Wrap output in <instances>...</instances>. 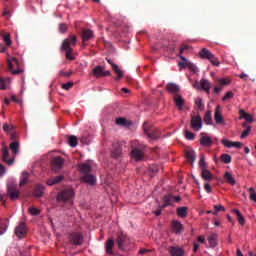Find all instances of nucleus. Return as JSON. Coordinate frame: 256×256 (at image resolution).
<instances>
[{"mask_svg": "<svg viewBox=\"0 0 256 256\" xmlns=\"http://www.w3.org/2000/svg\"><path fill=\"white\" fill-rule=\"evenodd\" d=\"M77 44V37L70 36L69 38L65 39L62 43L61 50L66 52V59L73 61L75 57L73 56V49L72 47L76 46Z\"/></svg>", "mask_w": 256, "mask_h": 256, "instance_id": "nucleus-1", "label": "nucleus"}, {"mask_svg": "<svg viewBox=\"0 0 256 256\" xmlns=\"http://www.w3.org/2000/svg\"><path fill=\"white\" fill-rule=\"evenodd\" d=\"M143 131L147 138L150 139L151 141H156L160 139L161 133L159 129L151 123L145 122L143 124Z\"/></svg>", "mask_w": 256, "mask_h": 256, "instance_id": "nucleus-2", "label": "nucleus"}, {"mask_svg": "<svg viewBox=\"0 0 256 256\" xmlns=\"http://www.w3.org/2000/svg\"><path fill=\"white\" fill-rule=\"evenodd\" d=\"M74 195H75V192H74L73 188L67 187L58 192L56 200L58 203H61V202L65 203L67 201L72 200Z\"/></svg>", "mask_w": 256, "mask_h": 256, "instance_id": "nucleus-3", "label": "nucleus"}, {"mask_svg": "<svg viewBox=\"0 0 256 256\" xmlns=\"http://www.w3.org/2000/svg\"><path fill=\"white\" fill-rule=\"evenodd\" d=\"M130 243V239L125 234H119L116 238V244L121 251L129 250Z\"/></svg>", "mask_w": 256, "mask_h": 256, "instance_id": "nucleus-4", "label": "nucleus"}, {"mask_svg": "<svg viewBox=\"0 0 256 256\" xmlns=\"http://www.w3.org/2000/svg\"><path fill=\"white\" fill-rule=\"evenodd\" d=\"M8 62V71L13 75H18L23 73V70L19 68V62L15 57H10L7 59Z\"/></svg>", "mask_w": 256, "mask_h": 256, "instance_id": "nucleus-5", "label": "nucleus"}, {"mask_svg": "<svg viewBox=\"0 0 256 256\" xmlns=\"http://www.w3.org/2000/svg\"><path fill=\"white\" fill-rule=\"evenodd\" d=\"M7 190L10 200L13 201L19 198L20 190L17 188V184L15 183V181L8 182Z\"/></svg>", "mask_w": 256, "mask_h": 256, "instance_id": "nucleus-6", "label": "nucleus"}, {"mask_svg": "<svg viewBox=\"0 0 256 256\" xmlns=\"http://www.w3.org/2000/svg\"><path fill=\"white\" fill-rule=\"evenodd\" d=\"M191 129L195 132L201 131L203 128V120L201 119V115L197 114L191 117L190 121Z\"/></svg>", "mask_w": 256, "mask_h": 256, "instance_id": "nucleus-7", "label": "nucleus"}, {"mask_svg": "<svg viewBox=\"0 0 256 256\" xmlns=\"http://www.w3.org/2000/svg\"><path fill=\"white\" fill-rule=\"evenodd\" d=\"M65 160L61 156H56L51 161V168L54 172H59L63 168Z\"/></svg>", "mask_w": 256, "mask_h": 256, "instance_id": "nucleus-8", "label": "nucleus"}, {"mask_svg": "<svg viewBox=\"0 0 256 256\" xmlns=\"http://www.w3.org/2000/svg\"><path fill=\"white\" fill-rule=\"evenodd\" d=\"M2 161L4 163H7L8 166H13V164L15 163V157L9 159V148L7 146H4L2 148Z\"/></svg>", "mask_w": 256, "mask_h": 256, "instance_id": "nucleus-9", "label": "nucleus"}, {"mask_svg": "<svg viewBox=\"0 0 256 256\" xmlns=\"http://www.w3.org/2000/svg\"><path fill=\"white\" fill-rule=\"evenodd\" d=\"M122 156V146L119 142L112 143V158L119 159Z\"/></svg>", "mask_w": 256, "mask_h": 256, "instance_id": "nucleus-10", "label": "nucleus"}, {"mask_svg": "<svg viewBox=\"0 0 256 256\" xmlns=\"http://www.w3.org/2000/svg\"><path fill=\"white\" fill-rule=\"evenodd\" d=\"M200 136V145L202 147L210 148L211 146H213V139L207 136V133H200Z\"/></svg>", "mask_w": 256, "mask_h": 256, "instance_id": "nucleus-11", "label": "nucleus"}, {"mask_svg": "<svg viewBox=\"0 0 256 256\" xmlns=\"http://www.w3.org/2000/svg\"><path fill=\"white\" fill-rule=\"evenodd\" d=\"M171 229H172L173 233L179 235L184 230V226H183L182 222H179V220H172Z\"/></svg>", "mask_w": 256, "mask_h": 256, "instance_id": "nucleus-12", "label": "nucleus"}, {"mask_svg": "<svg viewBox=\"0 0 256 256\" xmlns=\"http://www.w3.org/2000/svg\"><path fill=\"white\" fill-rule=\"evenodd\" d=\"M69 240L73 245L80 246L83 242V236L79 233H72L69 235Z\"/></svg>", "mask_w": 256, "mask_h": 256, "instance_id": "nucleus-13", "label": "nucleus"}, {"mask_svg": "<svg viewBox=\"0 0 256 256\" xmlns=\"http://www.w3.org/2000/svg\"><path fill=\"white\" fill-rule=\"evenodd\" d=\"M15 235L19 238L22 239L26 235V230H25V223L20 222L19 225L15 228Z\"/></svg>", "mask_w": 256, "mask_h": 256, "instance_id": "nucleus-14", "label": "nucleus"}, {"mask_svg": "<svg viewBox=\"0 0 256 256\" xmlns=\"http://www.w3.org/2000/svg\"><path fill=\"white\" fill-rule=\"evenodd\" d=\"M221 143L224 147L226 148H236V149H240L242 144L240 142H232V141H229L227 139H222L221 140Z\"/></svg>", "mask_w": 256, "mask_h": 256, "instance_id": "nucleus-15", "label": "nucleus"}, {"mask_svg": "<svg viewBox=\"0 0 256 256\" xmlns=\"http://www.w3.org/2000/svg\"><path fill=\"white\" fill-rule=\"evenodd\" d=\"M131 156L136 161H142L144 159V152L138 148H134L131 151Z\"/></svg>", "mask_w": 256, "mask_h": 256, "instance_id": "nucleus-16", "label": "nucleus"}, {"mask_svg": "<svg viewBox=\"0 0 256 256\" xmlns=\"http://www.w3.org/2000/svg\"><path fill=\"white\" fill-rule=\"evenodd\" d=\"M82 180L85 182V183H87V184H89V185H91V186H94L95 184H96V182H97V179H96V177L93 175V174H86V175H83L82 176Z\"/></svg>", "mask_w": 256, "mask_h": 256, "instance_id": "nucleus-17", "label": "nucleus"}, {"mask_svg": "<svg viewBox=\"0 0 256 256\" xmlns=\"http://www.w3.org/2000/svg\"><path fill=\"white\" fill-rule=\"evenodd\" d=\"M79 169H80V172L82 174H84V176L86 175H89L92 171V167L89 163H82V164H79Z\"/></svg>", "mask_w": 256, "mask_h": 256, "instance_id": "nucleus-18", "label": "nucleus"}, {"mask_svg": "<svg viewBox=\"0 0 256 256\" xmlns=\"http://www.w3.org/2000/svg\"><path fill=\"white\" fill-rule=\"evenodd\" d=\"M201 177L206 182L213 181V173L209 169H203L201 170Z\"/></svg>", "mask_w": 256, "mask_h": 256, "instance_id": "nucleus-19", "label": "nucleus"}, {"mask_svg": "<svg viewBox=\"0 0 256 256\" xmlns=\"http://www.w3.org/2000/svg\"><path fill=\"white\" fill-rule=\"evenodd\" d=\"M115 246V241L114 239L110 238L108 239V241H106V254H109V255H114V252H113V248Z\"/></svg>", "mask_w": 256, "mask_h": 256, "instance_id": "nucleus-20", "label": "nucleus"}, {"mask_svg": "<svg viewBox=\"0 0 256 256\" xmlns=\"http://www.w3.org/2000/svg\"><path fill=\"white\" fill-rule=\"evenodd\" d=\"M214 119H215L217 124L224 123V119H223L222 114H221V107L219 105L215 109Z\"/></svg>", "mask_w": 256, "mask_h": 256, "instance_id": "nucleus-21", "label": "nucleus"}, {"mask_svg": "<svg viewBox=\"0 0 256 256\" xmlns=\"http://www.w3.org/2000/svg\"><path fill=\"white\" fill-rule=\"evenodd\" d=\"M239 119H245L247 123H253L254 119L251 114L246 113L243 109L239 110Z\"/></svg>", "mask_w": 256, "mask_h": 256, "instance_id": "nucleus-22", "label": "nucleus"}, {"mask_svg": "<svg viewBox=\"0 0 256 256\" xmlns=\"http://www.w3.org/2000/svg\"><path fill=\"white\" fill-rule=\"evenodd\" d=\"M64 179V175H59V176H56V177H52L50 179L47 180V184L48 186H54L56 184H59L63 181Z\"/></svg>", "mask_w": 256, "mask_h": 256, "instance_id": "nucleus-23", "label": "nucleus"}, {"mask_svg": "<svg viewBox=\"0 0 256 256\" xmlns=\"http://www.w3.org/2000/svg\"><path fill=\"white\" fill-rule=\"evenodd\" d=\"M174 101H175L176 107H178L179 109H183V107L185 105V100L183 99V97L181 95L176 94L174 96Z\"/></svg>", "mask_w": 256, "mask_h": 256, "instance_id": "nucleus-24", "label": "nucleus"}, {"mask_svg": "<svg viewBox=\"0 0 256 256\" xmlns=\"http://www.w3.org/2000/svg\"><path fill=\"white\" fill-rule=\"evenodd\" d=\"M93 37H94V33L91 30H89V29H85L82 32V40H83L84 43L89 41Z\"/></svg>", "mask_w": 256, "mask_h": 256, "instance_id": "nucleus-25", "label": "nucleus"}, {"mask_svg": "<svg viewBox=\"0 0 256 256\" xmlns=\"http://www.w3.org/2000/svg\"><path fill=\"white\" fill-rule=\"evenodd\" d=\"M200 86L208 94L211 92V82H209V80H207V79L200 80Z\"/></svg>", "mask_w": 256, "mask_h": 256, "instance_id": "nucleus-26", "label": "nucleus"}, {"mask_svg": "<svg viewBox=\"0 0 256 256\" xmlns=\"http://www.w3.org/2000/svg\"><path fill=\"white\" fill-rule=\"evenodd\" d=\"M176 213L180 218H186L188 215L187 206H179V208L176 210Z\"/></svg>", "mask_w": 256, "mask_h": 256, "instance_id": "nucleus-27", "label": "nucleus"}, {"mask_svg": "<svg viewBox=\"0 0 256 256\" xmlns=\"http://www.w3.org/2000/svg\"><path fill=\"white\" fill-rule=\"evenodd\" d=\"M170 254L171 256H184V250L180 247H171Z\"/></svg>", "mask_w": 256, "mask_h": 256, "instance_id": "nucleus-28", "label": "nucleus"}, {"mask_svg": "<svg viewBox=\"0 0 256 256\" xmlns=\"http://www.w3.org/2000/svg\"><path fill=\"white\" fill-rule=\"evenodd\" d=\"M104 69L105 67L98 65L94 67L92 72L96 78H100V77H103Z\"/></svg>", "mask_w": 256, "mask_h": 256, "instance_id": "nucleus-29", "label": "nucleus"}, {"mask_svg": "<svg viewBox=\"0 0 256 256\" xmlns=\"http://www.w3.org/2000/svg\"><path fill=\"white\" fill-rule=\"evenodd\" d=\"M213 53H211V51H209L206 48H203L200 52H199V56L202 59H210L212 57Z\"/></svg>", "mask_w": 256, "mask_h": 256, "instance_id": "nucleus-30", "label": "nucleus"}, {"mask_svg": "<svg viewBox=\"0 0 256 256\" xmlns=\"http://www.w3.org/2000/svg\"><path fill=\"white\" fill-rule=\"evenodd\" d=\"M166 90H168L170 93L177 94L180 91V87L176 85L175 83H169L166 86Z\"/></svg>", "mask_w": 256, "mask_h": 256, "instance_id": "nucleus-31", "label": "nucleus"}, {"mask_svg": "<svg viewBox=\"0 0 256 256\" xmlns=\"http://www.w3.org/2000/svg\"><path fill=\"white\" fill-rule=\"evenodd\" d=\"M112 70H114V73L117 75L115 80H120L124 77L123 71L120 70L119 66L116 64H112Z\"/></svg>", "mask_w": 256, "mask_h": 256, "instance_id": "nucleus-32", "label": "nucleus"}, {"mask_svg": "<svg viewBox=\"0 0 256 256\" xmlns=\"http://www.w3.org/2000/svg\"><path fill=\"white\" fill-rule=\"evenodd\" d=\"M217 237L218 235L215 233H212L208 238V243L211 248H215L217 246Z\"/></svg>", "mask_w": 256, "mask_h": 256, "instance_id": "nucleus-33", "label": "nucleus"}, {"mask_svg": "<svg viewBox=\"0 0 256 256\" xmlns=\"http://www.w3.org/2000/svg\"><path fill=\"white\" fill-rule=\"evenodd\" d=\"M43 190H44V186L42 184H38L35 186V189H34V196L36 198H40L42 197L43 195Z\"/></svg>", "mask_w": 256, "mask_h": 256, "instance_id": "nucleus-34", "label": "nucleus"}, {"mask_svg": "<svg viewBox=\"0 0 256 256\" xmlns=\"http://www.w3.org/2000/svg\"><path fill=\"white\" fill-rule=\"evenodd\" d=\"M224 180L226 181V183L230 184L231 186H234L236 183L234 177L232 176V174L230 172H225Z\"/></svg>", "mask_w": 256, "mask_h": 256, "instance_id": "nucleus-35", "label": "nucleus"}, {"mask_svg": "<svg viewBox=\"0 0 256 256\" xmlns=\"http://www.w3.org/2000/svg\"><path fill=\"white\" fill-rule=\"evenodd\" d=\"M28 178H29V173L26 172V171H23L22 174H21V177H20L19 186L23 187L24 185H26L27 181H28Z\"/></svg>", "mask_w": 256, "mask_h": 256, "instance_id": "nucleus-36", "label": "nucleus"}, {"mask_svg": "<svg viewBox=\"0 0 256 256\" xmlns=\"http://www.w3.org/2000/svg\"><path fill=\"white\" fill-rule=\"evenodd\" d=\"M185 157L189 163L193 164L195 162V151H186Z\"/></svg>", "mask_w": 256, "mask_h": 256, "instance_id": "nucleus-37", "label": "nucleus"}, {"mask_svg": "<svg viewBox=\"0 0 256 256\" xmlns=\"http://www.w3.org/2000/svg\"><path fill=\"white\" fill-rule=\"evenodd\" d=\"M236 214L237 220L241 226L245 225V218L242 216L240 210H232Z\"/></svg>", "mask_w": 256, "mask_h": 256, "instance_id": "nucleus-38", "label": "nucleus"}, {"mask_svg": "<svg viewBox=\"0 0 256 256\" xmlns=\"http://www.w3.org/2000/svg\"><path fill=\"white\" fill-rule=\"evenodd\" d=\"M68 144L70 145V147L75 148L78 145V139L76 136L71 135L68 136Z\"/></svg>", "mask_w": 256, "mask_h": 256, "instance_id": "nucleus-39", "label": "nucleus"}, {"mask_svg": "<svg viewBox=\"0 0 256 256\" xmlns=\"http://www.w3.org/2000/svg\"><path fill=\"white\" fill-rule=\"evenodd\" d=\"M204 123H206V125H211V123H213V116L211 114V111H207L204 115Z\"/></svg>", "mask_w": 256, "mask_h": 256, "instance_id": "nucleus-40", "label": "nucleus"}, {"mask_svg": "<svg viewBox=\"0 0 256 256\" xmlns=\"http://www.w3.org/2000/svg\"><path fill=\"white\" fill-rule=\"evenodd\" d=\"M10 150L14 154V157L19 153V143L18 142H12L10 144Z\"/></svg>", "mask_w": 256, "mask_h": 256, "instance_id": "nucleus-41", "label": "nucleus"}, {"mask_svg": "<svg viewBox=\"0 0 256 256\" xmlns=\"http://www.w3.org/2000/svg\"><path fill=\"white\" fill-rule=\"evenodd\" d=\"M180 59L183 61L178 63V66L181 69L189 67L190 62H188V60L184 56H180Z\"/></svg>", "mask_w": 256, "mask_h": 256, "instance_id": "nucleus-42", "label": "nucleus"}, {"mask_svg": "<svg viewBox=\"0 0 256 256\" xmlns=\"http://www.w3.org/2000/svg\"><path fill=\"white\" fill-rule=\"evenodd\" d=\"M163 201L164 203H167V205H172V203L174 202V196L171 194H167L163 197Z\"/></svg>", "mask_w": 256, "mask_h": 256, "instance_id": "nucleus-43", "label": "nucleus"}, {"mask_svg": "<svg viewBox=\"0 0 256 256\" xmlns=\"http://www.w3.org/2000/svg\"><path fill=\"white\" fill-rule=\"evenodd\" d=\"M199 166H200L201 170L207 169V163L205 162V155H203V154H200Z\"/></svg>", "mask_w": 256, "mask_h": 256, "instance_id": "nucleus-44", "label": "nucleus"}, {"mask_svg": "<svg viewBox=\"0 0 256 256\" xmlns=\"http://www.w3.org/2000/svg\"><path fill=\"white\" fill-rule=\"evenodd\" d=\"M221 161L224 163V164H230L232 159H231V155L229 154H222L221 156Z\"/></svg>", "mask_w": 256, "mask_h": 256, "instance_id": "nucleus-45", "label": "nucleus"}, {"mask_svg": "<svg viewBox=\"0 0 256 256\" xmlns=\"http://www.w3.org/2000/svg\"><path fill=\"white\" fill-rule=\"evenodd\" d=\"M116 125L125 127L127 125V120L124 117L116 118Z\"/></svg>", "mask_w": 256, "mask_h": 256, "instance_id": "nucleus-46", "label": "nucleus"}, {"mask_svg": "<svg viewBox=\"0 0 256 256\" xmlns=\"http://www.w3.org/2000/svg\"><path fill=\"white\" fill-rule=\"evenodd\" d=\"M195 105L200 111H203V109H205V106L203 105V100L201 98L196 99Z\"/></svg>", "mask_w": 256, "mask_h": 256, "instance_id": "nucleus-47", "label": "nucleus"}, {"mask_svg": "<svg viewBox=\"0 0 256 256\" xmlns=\"http://www.w3.org/2000/svg\"><path fill=\"white\" fill-rule=\"evenodd\" d=\"M185 138L188 141H193V140H195V133H193L191 131H185Z\"/></svg>", "mask_w": 256, "mask_h": 256, "instance_id": "nucleus-48", "label": "nucleus"}, {"mask_svg": "<svg viewBox=\"0 0 256 256\" xmlns=\"http://www.w3.org/2000/svg\"><path fill=\"white\" fill-rule=\"evenodd\" d=\"M29 213L32 215V216H37L40 214V210L39 208H34L33 206H31L29 209H28Z\"/></svg>", "mask_w": 256, "mask_h": 256, "instance_id": "nucleus-49", "label": "nucleus"}, {"mask_svg": "<svg viewBox=\"0 0 256 256\" xmlns=\"http://www.w3.org/2000/svg\"><path fill=\"white\" fill-rule=\"evenodd\" d=\"M4 42L6 43V46H11L12 42H11V35L9 34H5L2 35Z\"/></svg>", "mask_w": 256, "mask_h": 256, "instance_id": "nucleus-50", "label": "nucleus"}, {"mask_svg": "<svg viewBox=\"0 0 256 256\" xmlns=\"http://www.w3.org/2000/svg\"><path fill=\"white\" fill-rule=\"evenodd\" d=\"M208 60L214 66H219L220 65V62L218 61V59L213 54L211 55V57Z\"/></svg>", "mask_w": 256, "mask_h": 256, "instance_id": "nucleus-51", "label": "nucleus"}, {"mask_svg": "<svg viewBox=\"0 0 256 256\" xmlns=\"http://www.w3.org/2000/svg\"><path fill=\"white\" fill-rule=\"evenodd\" d=\"M249 192H250V199H251V201L256 203V192H255L254 188L250 187L249 188Z\"/></svg>", "mask_w": 256, "mask_h": 256, "instance_id": "nucleus-52", "label": "nucleus"}, {"mask_svg": "<svg viewBox=\"0 0 256 256\" xmlns=\"http://www.w3.org/2000/svg\"><path fill=\"white\" fill-rule=\"evenodd\" d=\"M250 132H251V126H248L247 129L243 131L240 138L241 139L247 138V136L250 134Z\"/></svg>", "mask_w": 256, "mask_h": 256, "instance_id": "nucleus-53", "label": "nucleus"}, {"mask_svg": "<svg viewBox=\"0 0 256 256\" xmlns=\"http://www.w3.org/2000/svg\"><path fill=\"white\" fill-rule=\"evenodd\" d=\"M233 96H234L233 92L232 91H228L224 95V97L222 98V101L225 102L226 100H229V99L233 98Z\"/></svg>", "mask_w": 256, "mask_h": 256, "instance_id": "nucleus-54", "label": "nucleus"}, {"mask_svg": "<svg viewBox=\"0 0 256 256\" xmlns=\"http://www.w3.org/2000/svg\"><path fill=\"white\" fill-rule=\"evenodd\" d=\"M214 210L217 212V213H219V212H225V208H224V206H222V204H218V205H216V206H214Z\"/></svg>", "mask_w": 256, "mask_h": 256, "instance_id": "nucleus-55", "label": "nucleus"}, {"mask_svg": "<svg viewBox=\"0 0 256 256\" xmlns=\"http://www.w3.org/2000/svg\"><path fill=\"white\" fill-rule=\"evenodd\" d=\"M7 232V224H0V236Z\"/></svg>", "mask_w": 256, "mask_h": 256, "instance_id": "nucleus-56", "label": "nucleus"}, {"mask_svg": "<svg viewBox=\"0 0 256 256\" xmlns=\"http://www.w3.org/2000/svg\"><path fill=\"white\" fill-rule=\"evenodd\" d=\"M7 174V168L3 166V164H0V177L5 176Z\"/></svg>", "mask_w": 256, "mask_h": 256, "instance_id": "nucleus-57", "label": "nucleus"}, {"mask_svg": "<svg viewBox=\"0 0 256 256\" xmlns=\"http://www.w3.org/2000/svg\"><path fill=\"white\" fill-rule=\"evenodd\" d=\"M74 83L73 82H68L66 84H63L62 85V88L65 89V90H69L73 87Z\"/></svg>", "mask_w": 256, "mask_h": 256, "instance_id": "nucleus-58", "label": "nucleus"}, {"mask_svg": "<svg viewBox=\"0 0 256 256\" xmlns=\"http://www.w3.org/2000/svg\"><path fill=\"white\" fill-rule=\"evenodd\" d=\"M204 189L206 190L207 193L213 192V188L211 187V184L205 183Z\"/></svg>", "mask_w": 256, "mask_h": 256, "instance_id": "nucleus-59", "label": "nucleus"}, {"mask_svg": "<svg viewBox=\"0 0 256 256\" xmlns=\"http://www.w3.org/2000/svg\"><path fill=\"white\" fill-rule=\"evenodd\" d=\"M13 130V126H10L9 124H4L3 125V131L4 132H9Z\"/></svg>", "mask_w": 256, "mask_h": 256, "instance_id": "nucleus-60", "label": "nucleus"}, {"mask_svg": "<svg viewBox=\"0 0 256 256\" xmlns=\"http://www.w3.org/2000/svg\"><path fill=\"white\" fill-rule=\"evenodd\" d=\"M218 81L222 86L228 85L230 83V80L225 78L219 79Z\"/></svg>", "mask_w": 256, "mask_h": 256, "instance_id": "nucleus-61", "label": "nucleus"}, {"mask_svg": "<svg viewBox=\"0 0 256 256\" xmlns=\"http://www.w3.org/2000/svg\"><path fill=\"white\" fill-rule=\"evenodd\" d=\"M59 31H60V33H66V31H67L66 24H60L59 25Z\"/></svg>", "mask_w": 256, "mask_h": 256, "instance_id": "nucleus-62", "label": "nucleus"}, {"mask_svg": "<svg viewBox=\"0 0 256 256\" xmlns=\"http://www.w3.org/2000/svg\"><path fill=\"white\" fill-rule=\"evenodd\" d=\"M5 51H7V45L0 44V53H4Z\"/></svg>", "mask_w": 256, "mask_h": 256, "instance_id": "nucleus-63", "label": "nucleus"}, {"mask_svg": "<svg viewBox=\"0 0 256 256\" xmlns=\"http://www.w3.org/2000/svg\"><path fill=\"white\" fill-rule=\"evenodd\" d=\"M193 72H197V66H195L194 64L192 63H189V67Z\"/></svg>", "mask_w": 256, "mask_h": 256, "instance_id": "nucleus-64", "label": "nucleus"}]
</instances>
